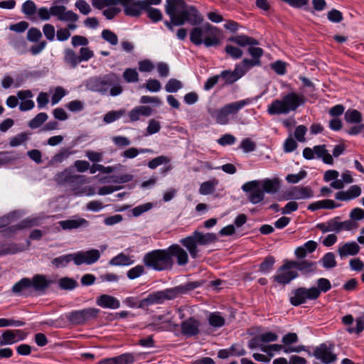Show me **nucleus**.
Instances as JSON below:
<instances>
[{"label": "nucleus", "instance_id": "4", "mask_svg": "<svg viewBox=\"0 0 364 364\" xmlns=\"http://www.w3.org/2000/svg\"><path fill=\"white\" fill-rule=\"evenodd\" d=\"M305 102L303 95L295 92H290L281 100H274L268 105L267 112L270 115L286 114L295 111L299 106Z\"/></svg>", "mask_w": 364, "mask_h": 364}, {"label": "nucleus", "instance_id": "22", "mask_svg": "<svg viewBox=\"0 0 364 364\" xmlns=\"http://www.w3.org/2000/svg\"><path fill=\"white\" fill-rule=\"evenodd\" d=\"M167 249L170 258L176 257L178 265L183 266L188 262V255L180 245H172Z\"/></svg>", "mask_w": 364, "mask_h": 364}, {"label": "nucleus", "instance_id": "57", "mask_svg": "<svg viewBox=\"0 0 364 364\" xmlns=\"http://www.w3.org/2000/svg\"><path fill=\"white\" fill-rule=\"evenodd\" d=\"M144 11H146L148 17L154 22H158L162 18V13L158 9L148 8Z\"/></svg>", "mask_w": 364, "mask_h": 364}, {"label": "nucleus", "instance_id": "38", "mask_svg": "<svg viewBox=\"0 0 364 364\" xmlns=\"http://www.w3.org/2000/svg\"><path fill=\"white\" fill-rule=\"evenodd\" d=\"M74 253L73 254H68L64 255L62 256H60L58 257L55 258L53 260V264L55 265L57 268H61L67 266V264L70 262L71 261H73L75 263V258H74Z\"/></svg>", "mask_w": 364, "mask_h": 364}, {"label": "nucleus", "instance_id": "14", "mask_svg": "<svg viewBox=\"0 0 364 364\" xmlns=\"http://www.w3.org/2000/svg\"><path fill=\"white\" fill-rule=\"evenodd\" d=\"M116 3L124 7V14L129 16L137 17L144 11L141 0H117Z\"/></svg>", "mask_w": 364, "mask_h": 364}, {"label": "nucleus", "instance_id": "48", "mask_svg": "<svg viewBox=\"0 0 364 364\" xmlns=\"http://www.w3.org/2000/svg\"><path fill=\"white\" fill-rule=\"evenodd\" d=\"M124 114L125 111L124 109L109 112L104 116V121L107 124L112 123L119 119Z\"/></svg>", "mask_w": 364, "mask_h": 364}, {"label": "nucleus", "instance_id": "50", "mask_svg": "<svg viewBox=\"0 0 364 364\" xmlns=\"http://www.w3.org/2000/svg\"><path fill=\"white\" fill-rule=\"evenodd\" d=\"M16 343L14 334L11 330H6L4 331L0 338V344L4 345H11Z\"/></svg>", "mask_w": 364, "mask_h": 364}, {"label": "nucleus", "instance_id": "61", "mask_svg": "<svg viewBox=\"0 0 364 364\" xmlns=\"http://www.w3.org/2000/svg\"><path fill=\"white\" fill-rule=\"evenodd\" d=\"M79 58L80 63L82 61H88L94 56V52L90 48L84 46L79 50Z\"/></svg>", "mask_w": 364, "mask_h": 364}, {"label": "nucleus", "instance_id": "5", "mask_svg": "<svg viewBox=\"0 0 364 364\" xmlns=\"http://www.w3.org/2000/svg\"><path fill=\"white\" fill-rule=\"evenodd\" d=\"M252 102V99L246 98L228 103L220 109L212 111L210 116L216 123L220 125H226L235 119V116L240 109Z\"/></svg>", "mask_w": 364, "mask_h": 364}, {"label": "nucleus", "instance_id": "8", "mask_svg": "<svg viewBox=\"0 0 364 364\" xmlns=\"http://www.w3.org/2000/svg\"><path fill=\"white\" fill-rule=\"evenodd\" d=\"M216 235L212 232L202 233L195 231L191 235L181 239L180 242L189 252L191 257L193 259L198 255L199 250L198 245H207L216 241Z\"/></svg>", "mask_w": 364, "mask_h": 364}, {"label": "nucleus", "instance_id": "26", "mask_svg": "<svg viewBox=\"0 0 364 364\" xmlns=\"http://www.w3.org/2000/svg\"><path fill=\"white\" fill-rule=\"evenodd\" d=\"M359 251L360 246L355 242H348L340 245L338 249V255L341 258L355 255Z\"/></svg>", "mask_w": 364, "mask_h": 364}, {"label": "nucleus", "instance_id": "1", "mask_svg": "<svg viewBox=\"0 0 364 364\" xmlns=\"http://www.w3.org/2000/svg\"><path fill=\"white\" fill-rule=\"evenodd\" d=\"M165 11L170 18H175L192 26L200 23L203 17L198 9L185 0H166Z\"/></svg>", "mask_w": 364, "mask_h": 364}, {"label": "nucleus", "instance_id": "40", "mask_svg": "<svg viewBox=\"0 0 364 364\" xmlns=\"http://www.w3.org/2000/svg\"><path fill=\"white\" fill-rule=\"evenodd\" d=\"M229 41L242 47L247 45L256 44V41L253 38L243 35L232 37L229 38Z\"/></svg>", "mask_w": 364, "mask_h": 364}, {"label": "nucleus", "instance_id": "49", "mask_svg": "<svg viewBox=\"0 0 364 364\" xmlns=\"http://www.w3.org/2000/svg\"><path fill=\"white\" fill-rule=\"evenodd\" d=\"M28 139V134L26 132H21L19 134L10 139L9 144L12 147L18 146L23 144Z\"/></svg>", "mask_w": 364, "mask_h": 364}, {"label": "nucleus", "instance_id": "11", "mask_svg": "<svg viewBox=\"0 0 364 364\" xmlns=\"http://www.w3.org/2000/svg\"><path fill=\"white\" fill-rule=\"evenodd\" d=\"M314 197V191L309 186H294L284 193L285 200H306Z\"/></svg>", "mask_w": 364, "mask_h": 364}, {"label": "nucleus", "instance_id": "47", "mask_svg": "<svg viewBox=\"0 0 364 364\" xmlns=\"http://www.w3.org/2000/svg\"><path fill=\"white\" fill-rule=\"evenodd\" d=\"M123 77L127 82H137L139 74L136 69L127 68L123 73Z\"/></svg>", "mask_w": 364, "mask_h": 364}, {"label": "nucleus", "instance_id": "58", "mask_svg": "<svg viewBox=\"0 0 364 364\" xmlns=\"http://www.w3.org/2000/svg\"><path fill=\"white\" fill-rule=\"evenodd\" d=\"M36 6L33 1L28 0L22 5V11L26 16H31L36 13Z\"/></svg>", "mask_w": 364, "mask_h": 364}, {"label": "nucleus", "instance_id": "2", "mask_svg": "<svg viewBox=\"0 0 364 364\" xmlns=\"http://www.w3.org/2000/svg\"><path fill=\"white\" fill-rule=\"evenodd\" d=\"M86 87L92 91L112 97L121 95L123 91L119 77L113 73L90 77L86 82Z\"/></svg>", "mask_w": 364, "mask_h": 364}, {"label": "nucleus", "instance_id": "29", "mask_svg": "<svg viewBox=\"0 0 364 364\" xmlns=\"http://www.w3.org/2000/svg\"><path fill=\"white\" fill-rule=\"evenodd\" d=\"M338 207H340V205L336 204L333 200L325 199L318 200L309 204L308 209L311 211H315L318 209H334Z\"/></svg>", "mask_w": 364, "mask_h": 364}, {"label": "nucleus", "instance_id": "31", "mask_svg": "<svg viewBox=\"0 0 364 364\" xmlns=\"http://www.w3.org/2000/svg\"><path fill=\"white\" fill-rule=\"evenodd\" d=\"M159 321L160 326L157 329L159 331H170L176 326L173 321V317L170 312L159 316Z\"/></svg>", "mask_w": 364, "mask_h": 364}, {"label": "nucleus", "instance_id": "43", "mask_svg": "<svg viewBox=\"0 0 364 364\" xmlns=\"http://www.w3.org/2000/svg\"><path fill=\"white\" fill-rule=\"evenodd\" d=\"M320 262L326 269H331L336 266L335 255L333 252H328L325 254Z\"/></svg>", "mask_w": 364, "mask_h": 364}, {"label": "nucleus", "instance_id": "7", "mask_svg": "<svg viewBox=\"0 0 364 364\" xmlns=\"http://www.w3.org/2000/svg\"><path fill=\"white\" fill-rule=\"evenodd\" d=\"M188 289L186 285H178L162 291L153 292L141 300L139 306L145 307L153 304H161L166 299H174L186 293Z\"/></svg>", "mask_w": 364, "mask_h": 364}, {"label": "nucleus", "instance_id": "16", "mask_svg": "<svg viewBox=\"0 0 364 364\" xmlns=\"http://www.w3.org/2000/svg\"><path fill=\"white\" fill-rule=\"evenodd\" d=\"M242 190L248 193V198L253 204L259 203L264 198V193L262 188L259 186L251 184V181L244 183Z\"/></svg>", "mask_w": 364, "mask_h": 364}, {"label": "nucleus", "instance_id": "21", "mask_svg": "<svg viewBox=\"0 0 364 364\" xmlns=\"http://www.w3.org/2000/svg\"><path fill=\"white\" fill-rule=\"evenodd\" d=\"M200 323L198 319L190 317L181 323V333L186 336H196L200 332Z\"/></svg>", "mask_w": 364, "mask_h": 364}, {"label": "nucleus", "instance_id": "18", "mask_svg": "<svg viewBox=\"0 0 364 364\" xmlns=\"http://www.w3.org/2000/svg\"><path fill=\"white\" fill-rule=\"evenodd\" d=\"M51 13L52 16H56L61 21L75 23L79 18L77 14L67 10L64 6H51Z\"/></svg>", "mask_w": 364, "mask_h": 364}, {"label": "nucleus", "instance_id": "46", "mask_svg": "<svg viewBox=\"0 0 364 364\" xmlns=\"http://www.w3.org/2000/svg\"><path fill=\"white\" fill-rule=\"evenodd\" d=\"M183 87L182 82L175 78L170 79L165 85V90L167 92H176Z\"/></svg>", "mask_w": 364, "mask_h": 364}, {"label": "nucleus", "instance_id": "3", "mask_svg": "<svg viewBox=\"0 0 364 364\" xmlns=\"http://www.w3.org/2000/svg\"><path fill=\"white\" fill-rule=\"evenodd\" d=\"M219 30L210 23L193 28L190 33V41L196 46L205 45L206 47L220 44Z\"/></svg>", "mask_w": 364, "mask_h": 364}, {"label": "nucleus", "instance_id": "6", "mask_svg": "<svg viewBox=\"0 0 364 364\" xmlns=\"http://www.w3.org/2000/svg\"><path fill=\"white\" fill-rule=\"evenodd\" d=\"M142 261L146 267L155 271L170 269L173 264V260L170 258L168 253V249L150 251L145 254Z\"/></svg>", "mask_w": 364, "mask_h": 364}, {"label": "nucleus", "instance_id": "15", "mask_svg": "<svg viewBox=\"0 0 364 364\" xmlns=\"http://www.w3.org/2000/svg\"><path fill=\"white\" fill-rule=\"evenodd\" d=\"M278 336L273 332H265L260 335L255 336L248 341V347L251 350L261 349L264 346H267V343L276 341Z\"/></svg>", "mask_w": 364, "mask_h": 364}, {"label": "nucleus", "instance_id": "24", "mask_svg": "<svg viewBox=\"0 0 364 364\" xmlns=\"http://www.w3.org/2000/svg\"><path fill=\"white\" fill-rule=\"evenodd\" d=\"M260 60L245 58L241 63L236 64L234 70H232L237 79H240L252 67L259 65Z\"/></svg>", "mask_w": 364, "mask_h": 364}, {"label": "nucleus", "instance_id": "28", "mask_svg": "<svg viewBox=\"0 0 364 364\" xmlns=\"http://www.w3.org/2000/svg\"><path fill=\"white\" fill-rule=\"evenodd\" d=\"M31 288L36 291L43 292L48 287L50 281L46 276L37 274L31 279Z\"/></svg>", "mask_w": 364, "mask_h": 364}, {"label": "nucleus", "instance_id": "20", "mask_svg": "<svg viewBox=\"0 0 364 364\" xmlns=\"http://www.w3.org/2000/svg\"><path fill=\"white\" fill-rule=\"evenodd\" d=\"M17 97L20 100L18 109L21 112H27L35 107V102L32 100L33 94L30 90H22L17 92Z\"/></svg>", "mask_w": 364, "mask_h": 364}, {"label": "nucleus", "instance_id": "45", "mask_svg": "<svg viewBox=\"0 0 364 364\" xmlns=\"http://www.w3.org/2000/svg\"><path fill=\"white\" fill-rule=\"evenodd\" d=\"M275 262V259L272 256H268L264 258V261L259 264V271L264 274L269 273Z\"/></svg>", "mask_w": 364, "mask_h": 364}, {"label": "nucleus", "instance_id": "37", "mask_svg": "<svg viewBox=\"0 0 364 364\" xmlns=\"http://www.w3.org/2000/svg\"><path fill=\"white\" fill-rule=\"evenodd\" d=\"M208 321L213 328H220L225 324V319L220 312H213L208 315Z\"/></svg>", "mask_w": 364, "mask_h": 364}, {"label": "nucleus", "instance_id": "27", "mask_svg": "<svg viewBox=\"0 0 364 364\" xmlns=\"http://www.w3.org/2000/svg\"><path fill=\"white\" fill-rule=\"evenodd\" d=\"M152 114V109L149 106H137L132 109L128 114L132 122H136L140 119L141 116L149 117Z\"/></svg>", "mask_w": 364, "mask_h": 364}, {"label": "nucleus", "instance_id": "51", "mask_svg": "<svg viewBox=\"0 0 364 364\" xmlns=\"http://www.w3.org/2000/svg\"><path fill=\"white\" fill-rule=\"evenodd\" d=\"M58 285L63 289L72 290L75 288L77 282L71 278L64 277L58 281Z\"/></svg>", "mask_w": 364, "mask_h": 364}, {"label": "nucleus", "instance_id": "42", "mask_svg": "<svg viewBox=\"0 0 364 364\" xmlns=\"http://www.w3.org/2000/svg\"><path fill=\"white\" fill-rule=\"evenodd\" d=\"M145 274V268L142 264H138L129 269L127 272V277L131 279H135Z\"/></svg>", "mask_w": 364, "mask_h": 364}, {"label": "nucleus", "instance_id": "12", "mask_svg": "<svg viewBox=\"0 0 364 364\" xmlns=\"http://www.w3.org/2000/svg\"><path fill=\"white\" fill-rule=\"evenodd\" d=\"M314 356L324 364L331 363L336 360V355L333 353V345L326 343L316 348Z\"/></svg>", "mask_w": 364, "mask_h": 364}, {"label": "nucleus", "instance_id": "19", "mask_svg": "<svg viewBox=\"0 0 364 364\" xmlns=\"http://www.w3.org/2000/svg\"><path fill=\"white\" fill-rule=\"evenodd\" d=\"M251 184L259 186L264 193L274 194L280 188V180L277 178L251 181Z\"/></svg>", "mask_w": 364, "mask_h": 364}, {"label": "nucleus", "instance_id": "32", "mask_svg": "<svg viewBox=\"0 0 364 364\" xmlns=\"http://www.w3.org/2000/svg\"><path fill=\"white\" fill-rule=\"evenodd\" d=\"M218 180L213 178L201 183L199 188V193L203 196L213 194L218 185Z\"/></svg>", "mask_w": 364, "mask_h": 364}, {"label": "nucleus", "instance_id": "33", "mask_svg": "<svg viewBox=\"0 0 364 364\" xmlns=\"http://www.w3.org/2000/svg\"><path fill=\"white\" fill-rule=\"evenodd\" d=\"M314 156L322 158L323 161L328 164H332L333 159L332 156L326 149L325 145H318L314 146Z\"/></svg>", "mask_w": 364, "mask_h": 364}, {"label": "nucleus", "instance_id": "39", "mask_svg": "<svg viewBox=\"0 0 364 364\" xmlns=\"http://www.w3.org/2000/svg\"><path fill=\"white\" fill-rule=\"evenodd\" d=\"M345 119L348 123H359L362 121V115L358 110L350 109L345 113Z\"/></svg>", "mask_w": 364, "mask_h": 364}, {"label": "nucleus", "instance_id": "44", "mask_svg": "<svg viewBox=\"0 0 364 364\" xmlns=\"http://www.w3.org/2000/svg\"><path fill=\"white\" fill-rule=\"evenodd\" d=\"M71 154V152L66 149H61L58 153L55 154L52 159H50V164L51 165H54L56 164H60L67 159L69 156Z\"/></svg>", "mask_w": 364, "mask_h": 364}, {"label": "nucleus", "instance_id": "35", "mask_svg": "<svg viewBox=\"0 0 364 364\" xmlns=\"http://www.w3.org/2000/svg\"><path fill=\"white\" fill-rule=\"evenodd\" d=\"M292 262L294 264V269L296 272L297 271H301L306 274L314 272L316 269V262H314L304 260L301 262L292 261Z\"/></svg>", "mask_w": 364, "mask_h": 364}, {"label": "nucleus", "instance_id": "59", "mask_svg": "<svg viewBox=\"0 0 364 364\" xmlns=\"http://www.w3.org/2000/svg\"><path fill=\"white\" fill-rule=\"evenodd\" d=\"M317 290L319 292V295L321 292H327L331 289V284L328 279L326 278H320L317 280Z\"/></svg>", "mask_w": 364, "mask_h": 364}, {"label": "nucleus", "instance_id": "62", "mask_svg": "<svg viewBox=\"0 0 364 364\" xmlns=\"http://www.w3.org/2000/svg\"><path fill=\"white\" fill-rule=\"evenodd\" d=\"M220 75V77L223 79L226 84H232L238 80L237 77L235 76L234 73L230 70L222 71Z\"/></svg>", "mask_w": 364, "mask_h": 364}, {"label": "nucleus", "instance_id": "56", "mask_svg": "<svg viewBox=\"0 0 364 364\" xmlns=\"http://www.w3.org/2000/svg\"><path fill=\"white\" fill-rule=\"evenodd\" d=\"M161 129V124L156 119H150L146 127V134L152 135L158 133Z\"/></svg>", "mask_w": 364, "mask_h": 364}, {"label": "nucleus", "instance_id": "34", "mask_svg": "<svg viewBox=\"0 0 364 364\" xmlns=\"http://www.w3.org/2000/svg\"><path fill=\"white\" fill-rule=\"evenodd\" d=\"M31 289V279L23 278L13 286L12 291L16 294H24Z\"/></svg>", "mask_w": 364, "mask_h": 364}, {"label": "nucleus", "instance_id": "52", "mask_svg": "<svg viewBox=\"0 0 364 364\" xmlns=\"http://www.w3.org/2000/svg\"><path fill=\"white\" fill-rule=\"evenodd\" d=\"M102 38L112 46H116L118 43V38L117 35L110 30L105 29L102 32Z\"/></svg>", "mask_w": 364, "mask_h": 364}, {"label": "nucleus", "instance_id": "54", "mask_svg": "<svg viewBox=\"0 0 364 364\" xmlns=\"http://www.w3.org/2000/svg\"><path fill=\"white\" fill-rule=\"evenodd\" d=\"M117 0H92V6L98 9H102L111 6L117 5Z\"/></svg>", "mask_w": 364, "mask_h": 364}, {"label": "nucleus", "instance_id": "17", "mask_svg": "<svg viewBox=\"0 0 364 364\" xmlns=\"http://www.w3.org/2000/svg\"><path fill=\"white\" fill-rule=\"evenodd\" d=\"M282 350L285 353H300L303 350H305V347L304 346L284 347L280 344H271L264 346V347H262V348L259 349V350L267 353V355H269L270 358L274 356L276 352H279Z\"/></svg>", "mask_w": 364, "mask_h": 364}, {"label": "nucleus", "instance_id": "36", "mask_svg": "<svg viewBox=\"0 0 364 364\" xmlns=\"http://www.w3.org/2000/svg\"><path fill=\"white\" fill-rule=\"evenodd\" d=\"M64 60L67 64H69L72 68H75L80 63L79 55L70 48L64 50Z\"/></svg>", "mask_w": 364, "mask_h": 364}, {"label": "nucleus", "instance_id": "25", "mask_svg": "<svg viewBox=\"0 0 364 364\" xmlns=\"http://www.w3.org/2000/svg\"><path fill=\"white\" fill-rule=\"evenodd\" d=\"M96 304L102 308L109 309H117L120 306V302L116 297L105 294L97 298Z\"/></svg>", "mask_w": 364, "mask_h": 364}, {"label": "nucleus", "instance_id": "13", "mask_svg": "<svg viewBox=\"0 0 364 364\" xmlns=\"http://www.w3.org/2000/svg\"><path fill=\"white\" fill-rule=\"evenodd\" d=\"M101 256L100 252L96 249H91L87 251H79L74 253L75 264L90 265L98 261Z\"/></svg>", "mask_w": 364, "mask_h": 364}, {"label": "nucleus", "instance_id": "23", "mask_svg": "<svg viewBox=\"0 0 364 364\" xmlns=\"http://www.w3.org/2000/svg\"><path fill=\"white\" fill-rule=\"evenodd\" d=\"M58 224L64 230H72L80 227H87L89 223L85 219L75 215L68 220L59 221Z\"/></svg>", "mask_w": 364, "mask_h": 364}, {"label": "nucleus", "instance_id": "53", "mask_svg": "<svg viewBox=\"0 0 364 364\" xmlns=\"http://www.w3.org/2000/svg\"><path fill=\"white\" fill-rule=\"evenodd\" d=\"M225 50L228 55L235 60L240 58L242 55V50L232 45H227Z\"/></svg>", "mask_w": 364, "mask_h": 364}, {"label": "nucleus", "instance_id": "55", "mask_svg": "<svg viewBox=\"0 0 364 364\" xmlns=\"http://www.w3.org/2000/svg\"><path fill=\"white\" fill-rule=\"evenodd\" d=\"M240 148L242 149L245 153L252 152L256 149V144L250 138H246L242 140Z\"/></svg>", "mask_w": 364, "mask_h": 364}, {"label": "nucleus", "instance_id": "10", "mask_svg": "<svg viewBox=\"0 0 364 364\" xmlns=\"http://www.w3.org/2000/svg\"><path fill=\"white\" fill-rule=\"evenodd\" d=\"M294 264L292 261H285L284 264L279 267L274 276V280L279 284H289L291 280L298 277L295 271Z\"/></svg>", "mask_w": 364, "mask_h": 364}, {"label": "nucleus", "instance_id": "9", "mask_svg": "<svg viewBox=\"0 0 364 364\" xmlns=\"http://www.w3.org/2000/svg\"><path fill=\"white\" fill-rule=\"evenodd\" d=\"M319 297V292L315 287L306 289L300 287L292 291L290 302L294 306H299L307 300H314Z\"/></svg>", "mask_w": 364, "mask_h": 364}, {"label": "nucleus", "instance_id": "63", "mask_svg": "<svg viewBox=\"0 0 364 364\" xmlns=\"http://www.w3.org/2000/svg\"><path fill=\"white\" fill-rule=\"evenodd\" d=\"M114 358L117 364H132L134 361V356L132 353H124Z\"/></svg>", "mask_w": 364, "mask_h": 364}, {"label": "nucleus", "instance_id": "60", "mask_svg": "<svg viewBox=\"0 0 364 364\" xmlns=\"http://www.w3.org/2000/svg\"><path fill=\"white\" fill-rule=\"evenodd\" d=\"M217 142L223 146L228 145H232L236 142V138L230 134H225L222 135L218 140Z\"/></svg>", "mask_w": 364, "mask_h": 364}, {"label": "nucleus", "instance_id": "41", "mask_svg": "<svg viewBox=\"0 0 364 364\" xmlns=\"http://www.w3.org/2000/svg\"><path fill=\"white\" fill-rule=\"evenodd\" d=\"M48 114L45 112L38 113L34 118L29 121L28 125L31 129L38 128L48 119Z\"/></svg>", "mask_w": 364, "mask_h": 364}, {"label": "nucleus", "instance_id": "30", "mask_svg": "<svg viewBox=\"0 0 364 364\" xmlns=\"http://www.w3.org/2000/svg\"><path fill=\"white\" fill-rule=\"evenodd\" d=\"M134 262L133 257L119 253L109 262V264L111 266H129L134 264Z\"/></svg>", "mask_w": 364, "mask_h": 364}, {"label": "nucleus", "instance_id": "64", "mask_svg": "<svg viewBox=\"0 0 364 364\" xmlns=\"http://www.w3.org/2000/svg\"><path fill=\"white\" fill-rule=\"evenodd\" d=\"M356 327H350L348 328V331L350 333H359L364 329V314L358 316L355 319Z\"/></svg>", "mask_w": 364, "mask_h": 364}]
</instances>
